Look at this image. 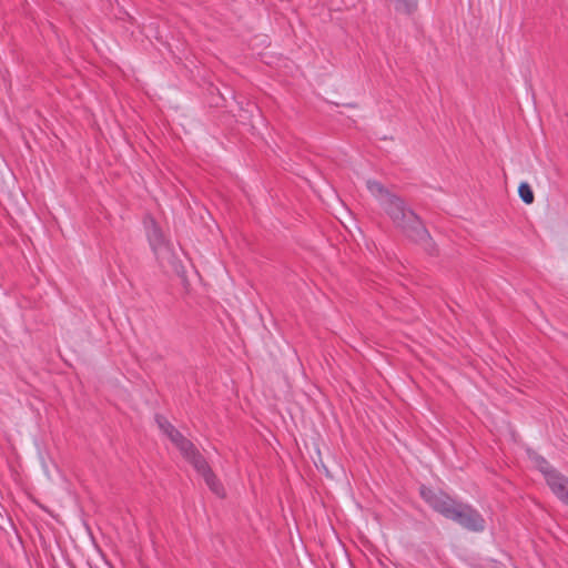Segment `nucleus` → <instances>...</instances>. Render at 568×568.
<instances>
[{
	"mask_svg": "<svg viewBox=\"0 0 568 568\" xmlns=\"http://www.w3.org/2000/svg\"><path fill=\"white\" fill-rule=\"evenodd\" d=\"M394 1H395L396 11L404 13V14H412L417 8L416 0H394Z\"/></svg>",
	"mask_w": 568,
	"mask_h": 568,
	"instance_id": "423d86ee",
	"label": "nucleus"
},
{
	"mask_svg": "<svg viewBox=\"0 0 568 568\" xmlns=\"http://www.w3.org/2000/svg\"><path fill=\"white\" fill-rule=\"evenodd\" d=\"M144 225L150 246L156 258L161 262L170 261L172 257V247L158 223L154 219L149 216L145 219Z\"/></svg>",
	"mask_w": 568,
	"mask_h": 568,
	"instance_id": "39448f33",
	"label": "nucleus"
},
{
	"mask_svg": "<svg viewBox=\"0 0 568 568\" xmlns=\"http://www.w3.org/2000/svg\"><path fill=\"white\" fill-rule=\"evenodd\" d=\"M366 186L394 224L399 227L408 239L423 246L429 254L435 253V244L428 231L415 212L406 207L405 202L399 196L389 192L382 183L375 180H368Z\"/></svg>",
	"mask_w": 568,
	"mask_h": 568,
	"instance_id": "f257e3e1",
	"label": "nucleus"
},
{
	"mask_svg": "<svg viewBox=\"0 0 568 568\" xmlns=\"http://www.w3.org/2000/svg\"><path fill=\"white\" fill-rule=\"evenodd\" d=\"M159 428L165 434L181 455L187 460L194 469L204 478L209 488L217 496H224V489L216 476L212 473L205 458L200 454L191 440L184 437L166 418L156 416Z\"/></svg>",
	"mask_w": 568,
	"mask_h": 568,
	"instance_id": "7ed1b4c3",
	"label": "nucleus"
},
{
	"mask_svg": "<svg viewBox=\"0 0 568 568\" xmlns=\"http://www.w3.org/2000/svg\"><path fill=\"white\" fill-rule=\"evenodd\" d=\"M518 193L523 202L526 204H531L534 202V192L528 183L523 182L518 187Z\"/></svg>",
	"mask_w": 568,
	"mask_h": 568,
	"instance_id": "0eeeda50",
	"label": "nucleus"
},
{
	"mask_svg": "<svg viewBox=\"0 0 568 568\" xmlns=\"http://www.w3.org/2000/svg\"><path fill=\"white\" fill-rule=\"evenodd\" d=\"M422 498L437 513L450 519L463 528L481 532L486 521L481 514L468 504L459 503L442 490H433L426 486L420 487Z\"/></svg>",
	"mask_w": 568,
	"mask_h": 568,
	"instance_id": "f03ea898",
	"label": "nucleus"
},
{
	"mask_svg": "<svg viewBox=\"0 0 568 568\" xmlns=\"http://www.w3.org/2000/svg\"><path fill=\"white\" fill-rule=\"evenodd\" d=\"M534 466L544 475L551 491L566 505H568V478L555 469L542 456L531 454Z\"/></svg>",
	"mask_w": 568,
	"mask_h": 568,
	"instance_id": "20e7f679",
	"label": "nucleus"
}]
</instances>
